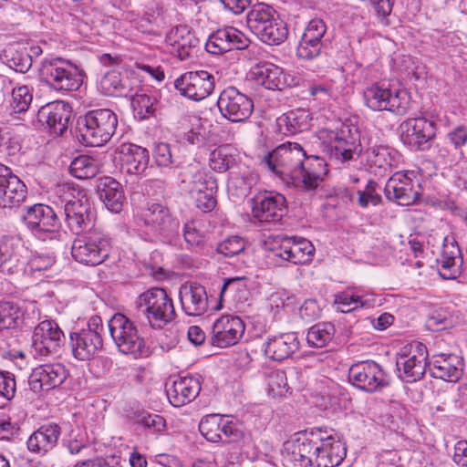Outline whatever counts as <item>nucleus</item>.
Here are the masks:
<instances>
[{
	"mask_svg": "<svg viewBox=\"0 0 467 467\" xmlns=\"http://www.w3.org/2000/svg\"><path fill=\"white\" fill-rule=\"evenodd\" d=\"M265 162L282 181L306 191L316 190L327 173L325 161L307 155L296 142L280 144L265 157Z\"/></svg>",
	"mask_w": 467,
	"mask_h": 467,
	"instance_id": "1",
	"label": "nucleus"
},
{
	"mask_svg": "<svg viewBox=\"0 0 467 467\" xmlns=\"http://www.w3.org/2000/svg\"><path fill=\"white\" fill-rule=\"evenodd\" d=\"M117 126V115L109 109L89 110L78 120L82 143L92 147L103 146L109 142Z\"/></svg>",
	"mask_w": 467,
	"mask_h": 467,
	"instance_id": "2",
	"label": "nucleus"
},
{
	"mask_svg": "<svg viewBox=\"0 0 467 467\" xmlns=\"http://www.w3.org/2000/svg\"><path fill=\"white\" fill-rule=\"evenodd\" d=\"M41 80L57 91H74L83 83L81 69L60 57H45L39 67Z\"/></svg>",
	"mask_w": 467,
	"mask_h": 467,
	"instance_id": "3",
	"label": "nucleus"
},
{
	"mask_svg": "<svg viewBox=\"0 0 467 467\" xmlns=\"http://www.w3.org/2000/svg\"><path fill=\"white\" fill-rule=\"evenodd\" d=\"M112 242L108 234L99 228H89L74 239L72 257L86 265H99L105 262L111 252Z\"/></svg>",
	"mask_w": 467,
	"mask_h": 467,
	"instance_id": "4",
	"label": "nucleus"
},
{
	"mask_svg": "<svg viewBox=\"0 0 467 467\" xmlns=\"http://www.w3.org/2000/svg\"><path fill=\"white\" fill-rule=\"evenodd\" d=\"M139 313L145 316L153 328H162L175 317L171 298L162 288H151L140 295L137 299Z\"/></svg>",
	"mask_w": 467,
	"mask_h": 467,
	"instance_id": "5",
	"label": "nucleus"
},
{
	"mask_svg": "<svg viewBox=\"0 0 467 467\" xmlns=\"http://www.w3.org/2000/svg\"><path fill=\"white\" fill-rule=\"evenodd\" d=\"M108 326L109 334L121 353L131 355L135 358L150 355V348L143 337L139 335L136 326L127 317L120 313L115 314Z\"/></svg>",
	"mask_w": 467,
	"mask_h": 467,
	"instance_id": "6",
	"label": "nucleus"
},
{
	"mask_svg": "<svg viewBox=\"0 0 467 467\" xmlns=\"http://www.w3.org/2000/svg\"><path fill=\"white\" fill-rule=\"evenodd\" d=\"M21 218L26 228L39 240H54L58 235L60 221L49 205L36 203L26 206Z\"/></svg>",
	"mask_w": 467,
	"mask_h": 467,
	"instance_id": "7",
	"label": "nucleus"
},
{
	"mask_svg": "<svg viewBox=\"0 0 467 467\" xmlns=\"http://www.w3.org/2000/svg\"><path fill=\"white\" fill-rule=\"evenodd\" d=\"M104 326L99 316L89 317L87 327L70 334L74 357L78 360H89L103 348Z\"/></svg>",
	"mask_w": 467,
	"mask_h": 467,
	"instance_id": "8",
	"label": "nucleus"
},
{
	"mask_svg": "<svg viewBox=\"0 0 467 467\" xmlns=\"http://www.w3.org/2000/svg\"><path fill=\"white\" fill-rule=\"evenodd\" d=\"M65 335L58 325L51 319L41 321L34 329L30 354L36 360H44L60 350Z\"/></svg>",
	"mask_w": 467,
	"mask_h": 467,
	"instance_id": "9",
	"label": "nucleus"
},
{
	"mask_svg": "<svg viewBox=\"0 0 467 467\" xmlns=\"http://www.w3.org/2000/svg\"><path fill=\"white\" fill-rule=\"evenodd\" d=\"M427 347L419 341H413L402 347L398 354L396 366L400 378L406 382L420 380L428 366Z\"/></svg>",
	"mask_w": 467,
	"mask_h": 467,
	"instance_id": "10",
	"label": "nucleus"
},
{
	"mask_svg": "<svg viewBox=\"0 0 467 467\" xmlns=\"http://www.w3.org/2000/svg\"><path fill=\"white\" fill-rule=\"evenodd\" d=\"M217 108L221 115L234 123L246 121L254 111V101L234 86L225 88L219 95Z\"/></svg>",
	"mask_w": 467,
	"mask_h": 467,
	"instance_id": "11",
	"label": "nucleus"
},
{
	"mask_svg": "<svg viewBox=\"0 0 467 467\" xmlns=\"http://www.w3.org/2000/svg\"><path fill=\"white\" fill-rule=\"evenodd\" d=\"M348 380L356 388L373 393L388 385L381 366L373 360L353 364L348 369Z\"/></svg>",
	"mask_w": 467,
	"mask_h": 467,
	"instance_id": "12",
	"label": "nucleus"
},
{
	"mask_svg": "<svg viewBox=\"0 0 467 467\" xmlns=\"http://www.w3.org/2000/svg\"><path fill=\"white\" fill-rule=\"evenodd\" d=\"M174 87L183 97L200 101L213 91L214 76L206 70L186 72L174 81Z\"/></svg>",
	"mask_w": 467,
	"mask_h": 467,
	"instance_id": "13",
	"label": "nucleus"
},
{
	"mask_svg": "<svg viewBox=\"0 0 467 467\" xmlns=\"http://www.w3.org/2000/svg\"><path fill=\"white\" fill-rule=\"evenodd\" d=\"M360 147L358 130H352L349 126L343 125L330 137V157L343 164L348 163L358 157L360 159V154L363 151Z\"/></svg>",
	"mask_w": 467,
	"mask_h": 467,
	"instance_id": "14",
	"label": "nucleus"
},
{
	"mask_svg": "<svg viewBox=\"0 0 467 467\" xmlns=\"http://www.w3.org/2000/svg\"><path fill=\"white\" fill-rule=\"evenodd\" d=\"M286 211V200L281 193L265 191L252 199V213L260 223H278Z\"/></svg>",
	"mask_w": 467,
	"mask_h": 467,
	"instance_id": "15",
	"label": "nucleus"
},
{
	"mask_svg": "<svg viewBox=\"0 0 467 467\" xmlns=\"http://www.w3.org/2000/svg\"><path fill=\"white\" fill-rule=\"evenodd\" d=\"M400 128L403 143L415 150L427 149L428 143L436 136L435 123L426 118L408 119Z\"/></svg>",
	"mask_w": 467,
	"mask_h": 467,
	"instance_id": "16",
	"label": "nucleus"
},
{
	"mask_svg": "<svg viewBox=\"0 0 467 467\" xmlns=\"http://www.w3.org/2000/svg\"><path fill=\"white\" fill-rule=\"evenodd\" d=\"M397 151L386 145L369 141L360 154L362 168L375 175L383 176L396 165Z\"/></svg>",
	"mask_w": 467,
	"mask_h": 467,
	"instance_id": "17",
	"label": "nucleus"
},
{
	"mask_svg": "<svg viewBox=\"0 0 467 467\" xmlns=\"http://www.w3.org/2000/svg\"><path fill=\"white\" fill-rule=\"evenodd\" d=\"M64 202L65 221L70 231L80 234L85 229L92 225L94 215L90 203L85 195L81 197L67 198L61 200Z\"/></svg>",
	"mask_w": 467,
	"mask_h": 467,
	"instance_id": "18",
	"label": "nucleus"
},
{
	"mask_svg": "<svg viewBox=\"0 0 467 467\" xmlns=\"http://www.w3.org/2000/svg\"><path fill=\"white\" fill-rule=\"evenodd\" d=\"M141 219L150 231L163 238H169L179 230V222L161 203L149 202L141 213Z\"/></svg>",
	"mask_w": 467,
	"mask_h": 467,
	"instance_id": "19",
	"label": "nucleus"
},
{
	"mask_svg": "<svg viewBox=\"0 0 467 467\" xmlns=\"http://www.w3.org/2000/svg\"><path fill=\"white\" fill-rule=\"evenodd\" d=\"M411 174L402 171L395 172L385 185L386 197L401 206L415 203L419 198V185L415 186L412 178L410 176Z\"/></svg>",
	"mask_w": 467,
	"mask_h": 467,
	"instance_id": "20",
	"label": "nucleus"
},
{
	"mask_svg": "<svg viewBox=\"0 0 467 467\" xmlns=\"http://www.w3.org/2000/svg\"><path fill=\"white\" fill-rule=\"evenodd\" d=\"M27 195L26 184L15 175L11 169L0 163V207L19 206Z\"/></svg>",
	"mask_w": 467,
	"mask_h": 467,
	"instance_id": "21",
	"label": "nucleus"
},
{
	"mask_svg": "<svg viewBox=\"0 0 467 467\" xmlns=\"http://www.w3.org/2000/svg\"><path fill=\"white\" fill-rule=\"evenodd\" d=\"M244 323L237 316L223 315L213 323L212 344L218 348L234 346L244 333Z\"/></svg>",
	"mask_w": 467,
	"mask_h": 467,
	"instance_id": "22",
	"label": "nucleus"
},
{
	"mask_svg": "<svg viewBox=\"0 0 467 467\" xmlns=\"http://www.w3.org/2000/svg\"><path fill=\"white\" fill-rule=\"evenodd\" d=\"M317 446L314 467L338 466L347 455L345 443L338 437L321 429Z\"/></svg>",
	"mask_w": 467,
	"mask_h": 467,
	"instance_id": "23",
	"label": "nucleus"
},
{
	"mask_svg": "<svg viewBox=\"0 0 467 467\" xmlns=\"http://www.w3.org/2000/svg\"><path fill=\"white\" fill-rule=\"evenodd\" d=\"M249 45V39L244 33L233 26L217 29L213 32L206 43L205 49L213 55H220L234 49H244Z\"/></svg>",
	"mask_w": 467,
	"mask_h": 467,
	"instance_id": "24",
	"label": "nucleus"
},
{
	"mask_svg": "<svg viewBox=\"0 0 467 467\" xmlns=\"http://www.w3.org/2000/svg\"><path fill=\"white\" fill-rule=\"evenodd\" d=\"M67 374V369L61 363L43 364L32 369L28 383L34 392L48 390L60 386Z\"/></svg>",
	"mask_w": 467,
	"mask_h": 467,
	"instance_id": "25",
	"label": "nucleus"
},
{
	"mask_svg": "<svg viewBox=\"0 0 467 467\" xmlns=\"http://www.w3.org/2000/svg\"><path fill=\"white\" fill-rule=\"evenodd\" d=\"M431 377L444 381L457 382L463 374V359L451 353L433 354L428 363Z\"/></svg>",
	"mask_w": 467,
	"mask_h": 467,
	"instance_id": "26",
	"label": "nucleus"
},
{
	"mask_svg": "<svg viewBox=\"0 0 467 467\" xmlns=\"http://www.w3.org/2000/svg\"><path fill=\"white\" fill-rule=\"evenodd\" d=\"M26 252L22 241L15 236L0 239V272L7 275L17 273L26 264Z\"/></svg>",
	"mask_w": 467,
	"mask_h": 467,
	"instance_id": "27",
	"label": "nucleus"
},
{
	"mask_svg": "<svg viewBox=\"0 0 467 467\" xmlns=\"http://www.w3.org/2000/svg\"><path fill=\"white\" fill-rule=\"evenodd\" d=\"M318 441H320V429H315L309 432L308 437L297 439L289 443L286 447L288 460L296 466L314 467Z\"/></svg>",
	"mask_w": 467,
	"mask_h": 467,
	"instance_id": "28",
	"label": "nucleus"
},
{
	"mask_svg": "<svg viewBox=\"0 0 467 467\" xmlns=\"http://www.w3.org/2000/svg\"><path fill=\"white\" fill-rule=\"evenodd\" d=\"M438 261V270L443 279H456L462 273L463 257L458 243L445 237Z\"/></svg>",
	"mask_w": 467,
	"mask_h": 467,
	"instance_id": "29",
	"label": "nucleus"
},
{
	"mask_svg": "<svg viewBox=\"0 0 467 467\" xmlns=\"http://www.w3.org/2000/svg\"><path fill=\"white\" fill-rule=\"evenodd\" d=\"M71 108L64 101H54L38 109L37 119L55 135H61L68 126Z\"/></svg>",
	"mask_w": 467,
	"mask_h": 467,
	"instance_id": "30",
	"label": "nucleus"
},
{
	"mask_svg": "<svg viewBox=\"0 0 467 467\" xmlns=\"http://www.w3.org/2000/svg\"><path fill=\"white\" fill-rule=\"evenodd\" d=\"M327 31L325 22L320 18L311 19L301 37L296 49L297 56L303 59H313L319 56L322 38Z\"/></svg>",
	"mask_w": 467,
	"mask_h": 467,
	"instance_id": "31",
	"label": "nucleus"
},
{
	"mask_svg": "<svg viewBox=\"0 0 467 467\" xmlns=\"http://www.w3.org/2000/svg\"><path fill=\"white\" fill-rule=\"evenodd\" d=\"M121 171L130 175H144L149 167V150L132 143H122L119 150Z\"/></svg>",
	"mask_w": 467,
	"mask_h": 467,
	"instance_id": "32",
	"label": "nucleus"
},
{
	"mask_svg": "<svg viewBox=\"0 0 467 467\" xmlns=\"http://www.w3.org/2000/svg\"><path fill=\"white\" fill-rule=\"evenodd\" d=\"M180 300L183 311L188 316H202L208 307L209 301L204 286L198 283L182 285L180 289Z\"/></svg>",
	"mask_w": 467,
	"mask_h": 467,
	"instance_id": "33",
	"label": "nucleus"
},
{
	"mask_svg": "<svg viewBox=\"0 0 467 467\" xmlns=\"http://www.w3.org/2000/svg\"><path fill=\"white\" fill-rule=\"evenodd\" d=\"M60 435L61 428L57 423L43 424L29 436L27 449L31 452L45 455L57 446Z\"/></svg>",
	"mask_w": 467,
	"mask_h": 467,
	"instance_id": "34",
	"label": "nucleus"
},
{
	"mask_svg": "<svg viewBox=\"0 0 467 467\" xmlns=\"http://www.w3.org/2000/svg\"><path fill=\"white\" fill-rule=\"evenodd\" d=\"M275 255L295 265L305 264L314 255L315 247L305 238H285L275 250Z\"/></svg>",
	"mask_w": 467,
	"mask_h": 467,
	"instance_id": "35",
	"label": "nucleus"
},
{
	"mask_svg": "<svg viewBox=\"0 0 467 467\" xmlns=\"http://www.w3.org/2000/svg\"><path fill=\"white\" fill-rule=\"evenodd\" d=\"M201 382L194 377H182L173 381L167 389L170 403L180 408L192 402L200 393Z\"/></svg>",
	"mask_w": 467,
	"mask_h": 467,
	"instance_id": "36",
	"label": "nucleus"
},
{
	"mask_svg": "<svg viewBox=\"0 0 467 467\" xmlns=\"http://www.w3.org/2000/svg\"><path fill=\"white\" fill-rule=\"evenodd\" d=\"M251 76L258 85L271 90H282L292 85L287 81L283 69L271 63L255 66L251 71Z\"/></svg>",
	"mask_w": 467,
	"mask_h": 467,
	"instance_id": "37",
	"label": "nucleus"
},
{
	"mask_svg": "<svg viewBox=\"0 0 467 467\" xmlns=\"http://www.w3.org/2000/svg\"><path fill=\"white\" fill-rule=\"evenodd\" d=\"M299 348V341L296 333H284L268 338L265 343V355L275 361L288 358Z\"/></svg>",
	"mask_w": 467,
	"mask_h": 467,
	"instance_id": "38",
	"label": "nucleus"
},
{
	"mask_svg": "<svg viewBox=\"0 0 467 467\" xmlns=\"http://www.w3.org/2000/svg\"><path fill=\"white\" fill-rule=\"evenodd\" d=\"M311 115L306 109H295L283 114L276 119L281 133L294 135L307 130L310 126Z\"/></svg>",
	"mask_w": 467,
	"mask_h": 467,
	"instance_id": "39",
	"label": "nucleus"
},
{
	"mask_svg": "<svg viewBox=\"0 0 467 467\" xmlns=\"http://www.w3.org/2000/svg\"><path fill=\"white\" fill-rule=\"evenodd\" d=\"M99 199L106 207L114 213L121 210L124 196L121 184L112 177L100 178L97 185Z\"/></svg>",
	"mask_w": 467,
	"mask_h": 467,
	"instance_id": "40",
	"label": "nucleus"
},
{
	"mask_svg": "<svg viewBox=\"0 0 467 467\" xmlns=\"http://www.w3.org/2000/svg\"><path fill=\"white\" fill-rule=\"evenodd\" d=\"M182 182L187 183L190 194L205 192L211 190L210 182L217 183V180L211 174H208L199 163L194 162L185 167L182 172Z\"/></svg>",
	"mask_w": 467,
	"mask_h": 467,
	"instance_id": "41",
	"label": "nucleus"
},
{
	"mask_svg": "<svg viewBox=\"0 0 467 467\" xmlns=\"http://www.w3.org/2000/svg\"><path fill=\"white\" fill-rule=\"evenodd\" d=\"M392 88L386 82H378L368 87L364 92L366 105L372 110H388Z\"/></svg>",
	"mask_w": 467,
	"mask_h": 467,
	"instance_id": "42",
	"label": "nucleus"
},
{
	"mask_svg": "<svg viewBox=\"0 0 467 467\" xmlns=\"http://www.w3.org/2000/svg\"><path fill=\"white\" fill-rule=\"evenodd\" d=\"M257 182V176L250 171L231 172L227 183L228 193L237 199H244Z\"/></svg>",
	"mask_w": 467,
	"mask_h": 467,
	"instance_id": "43",
	"label": "nucleus"
},
{
	"mask_svg": "<svg viewBox=\"0 0 467 467\" xmlns=\"http://www.w3.org/2000/svg\"><path fill=\"white\" fill-rule=\"evenodd\" d=\"M69 168L70 173L80 180L94 178L99 171L98 161L88 155H80L75 158Z\"/></svg>",
	"mask_w": 467,
	"mask_h": 467,
	"instance_id": "44",
	"label": "nucleus"
},
{
	"mask_svg": "<svg viewBox=\"0 0 467 467\" xmlns=\"http://www.w3.org/2000/svg\"><path fill=\"white\" fill-rule=\"evenodd\" d=\"M335 336V327L332 323L323 322L312 326L306 334V341L314 348L326 347Z\"/></svg>",
	"mask_w": 467,
	"mask_h": 467,
	"instance_id": "45",
	"label": "nucleus"
},
{
	"mask_svg": "<svg viewBox=\"0 0 467 467\" xmlns=\"http://www.w3.org/2000/svg\"><path fill=\"white\" fill-rule=\"evenodd\" d=\"M127 79H123L119 72L110 70L100 80V88L107 96H128Z\"/></svg>",
	"mask_w": 467,
	"mask_h": 467,
	"instance_id": "46",
	"label": "nucleus"
},
{
	"mask_svg": "<svg viewBox=\"0 0 467 467\" xmlns=\"http://www.w3.org/2000/svg\"><path fill=\"white\" fill-rule=\"evenodd\" d=\"M287 36L286 24L277 15L267 28L257 37L265 44L279 45L287 38Z\"/></svg>",
	"mask_w": 467,
	"mask_h": 467,
	"instance_id": "47",
	"label": "nucleus"
},
{
	"mask_svg": "<svg viewBox=\"0 0 467 467\" xmlns=\"http://www.w3.org/2000/svg\"><path fill=\"white\" fill-rule=\"evenodd\" d=\"M223 417L218 414H210L203 417L199 423V431L202 435L209 441L219 442Z\"/></svg>",
	"mask_w": 467,
	"mask_h": 467,
	"instance_id": "48",
	"label": "nucleus"
},
{
	"mask_svg": "<svg viewBox=\"0 0 467 467\" xmlns=\"http://www.w3.org/2000/svg\"><path fill=\"white\" fill-rule=\"evenodd\" d=\"M226 294H231L233 296H238L239 302L237 303L236 307L241 308L246 301L249 294L246 285V277L238 276L225 279L220 291L221 299Z\"/></svg>",
	"mask_w": 467,
	"mask_h": 467,
	"instance_id": "49",
	"label": "nucleus"
},
{
	"mask_svg": "<svg viewBox=\"0 0 467 467\" xmlns=\"http://www.w3.org/2000/svg\"><path fill=\"white\" fill-rule=\"evenodd\" d=\"M277 16L276 11L270 5L260 3L253 6L246 16L247 26L251 31L260 25L264 26Z\"/></svg>",
	"mask_w": 467,
	"mask_h": 467,
	"instance_id": "50",
	"label": "nucleus"
},
{
	"mask_svg": "<svg viewBox=\"0 0 467 467\" xmlns=\"http://www.w3.org/2000/svg\"><path fill=\"white\" fill-rule=\"evenodd\" d=\"M22 312L13 302H0V328L10 329L18 326Z\"/></svg>",
	"mask_w": 467,
	"mask_h": 467,
	"instance_id": "51",
	"label": "nucleus"
},
{
	"mask_svg": "<svg viewBox=\"0 0 467 467\" xmlns=\"http://www.w3.org/2000/svg\"><path fill=\"white\" fill-rule=\"evenodd\" d=\"M221 442H238L244 440L246 436L244 427L241 423L226 417H223V426H221Z\"/></svg>",
	"mask_w": 467,
	"mask_h": 467,
	"instance_id": "52",
	"label": "nucleus"
},
{
	"mask_svg": "<svg viewBox=\"0 0 467 467\" xmlns=\"http://www.w3.org/2000/svg\"><path fill=\"white\" fill-rule=\"evenodd\" d=\"M234 161L228 147L217 148L210 153L209 165L214 171L224 172L234 165Z\"/></svg>",
	"mask_w": 467,
	"mask_h": 467,
	"instance_id": "53",
	"label": "nucleus"
},
{
	"mask_svg": "<svg viewBox=\"0 0 467 467\" xmlns=\"http://www.w3.org/2000/svg\"><path fill=\"white\" fill-rule=\"evenodd\" d=\"M155 99L147 94H136L131 99L134 114L140 119H145L155 111Z\"/></svg>",
	"mask_w": 467,
	"mask_h": 467,
	"instance_id": "54",
	"label": "nucleus"
},
{
	"mask_svg": "<svg viewBox=\"0 0 467 467\" xmlns=\"http://www.w3.org/2000/svg\"><path fill=\"white\" fill-rule=\"evenodd\" d=\"M411 106V98L405 89L392 88L389 111L397 115H405Z\"/></svg>",
	"mask_w": 467,
	"mask_h": 467,
	"instance_id": "55",
	"label": "nucleus"
},
{
	"mask_svg": "<svg viewBox=\"0 0 467 467\" xmlns=\"http://www.w3.org/2000/svg\"><path fill=\"white\" fill-rule=\"evenodd\" d=\"M267 387L273 396H285L289 390L285 373L280 369L270 371L267 374Z\"/></svg>",
	"mask_w": 467,
	"mask_h": 467,
	"instance_id": "56",
	"label": "nucleus"
},
{
	"mask_svg": "<svg viewBox=\"0 0 467 467\" xmlns=\"http://www.w3.org/2000/svg\"><path fill=\"white\" fill-rule=\"evenodd\" d=\"M16 384L14 376L0 372V409L5 408L15 397Z\"/></svg>",
	"mask_w": 467,
	"mask_h": 467,
	"instance_id": "57",
	"label": "nucleus"
},
{
	"mask_svg": "<svg viewBox=\"0 0 467 467\" xmlns=\"http://www.w3.org/2000/svg\"><path fill=\"white\" fill-rule=\"evenodd\" d=\"M12 109L15 113L26 112L33 99V95L27 86L15 88L12 91Z\"/></svg>",
	"mask_w": 467,
	"mask_h": 467,
	"instance_id": "58",
	"label": "nucleus"
},
{
	"mask_svg": "<svg viewBox=\"0 0 467 467\" xmlns=\"http://www.w3.org/2000/svg\"><path fill=\"white\" fill-rule=\"evenodd\" d=\"M335 304L342 313H350L365 305L362 296L348 292L336 295Z\"/></svg>",
	"mask_w": 467,
	"mask_h": 467,
	"instance_id": "59",
	"label": "nucleus"
},
{
	"mask_svg": "<svg viewBox=\"0 0 467 467\" xmlns=\"http://www.w3.org/2000/svg\"><path fill=\"white\" fill-rule=\"evenodd\" d=\"M134 421L143 426L146 429L151 430L154 432H161L166 427L164 418L158 414L149 413L147 411H140L135 414Z\"/></svg>",
	"mask_w": 467,
	"mask_h": 467,
	"instance_id": "60",
	"label": "nucleus"
},
{
	"mask_svg": "<svg viewBox=\"0 0 467 467\" xmlns=\"http://www.w3.org/2000/svg\"><path fill=\"white\" fill-rule=\"evenodd\" d=\"M211 190L205 192H199L192 194V198L194 200L196 206L203 212L212 211L216 205L215 193L217 191V183L210 182Z\"/></svg>",
	"mask_w": 467,
	"mask_h": 467,
	"instance_id": "61",
	"label": "nucleus"
},
{
	"mask_svg": "<svg viewBox=\"0 0 467 467\" xmlns=\"http://www.w3.org/2000/svg\"><path fill=\"white\" fill-rule=\"evenodd\" d=\"M168 40L171 45L185 50L187 47H192V36L186 26H180L171 29Z\"/></svg>",
	"mask_w": 467,
	"mask_h": 467,
	"instance_id": "62",
	"label": "nucleus"
},
{
	"mask_svg": "<svg viewBox=\"0 0 467 467\" xmlns=\"http://www.w3.org/2000/svg\"><path fill=\"white\" fill-rule=\"evenodd\" d=\"M245 243L239 236H230L220 243L217 246V252L226 257H232L244 251Z\"/></svg>",
	"mask_w": 467,
	"mask_h": 467,
	"instance_id": "63",
	"label": "nucleus"
},
{
	"mask_svg": "<svg viewBox=\"0 0 467 467\" xmlns=\"http://www.w3.org/2000/svg\"><path fill=\"white\" fill-rule=\"evenodd\" d=\"M378 184L374 181H368L364 191H358V202L360 207L368 208L369 205L377 206L381 202V197L376 193V188Z\"/></svg>",
	"mask_w": 467,
	"mask_h": 467,
	"instance_id": "64",
	"label": "nucleus"
}]
</instances>
